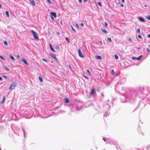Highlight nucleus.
I'll return each mask as SVG.
<instances>
[{"label":"nucleus","mask_w":150,"mask_h":150,"mask_svg":"<svg viewBox=\"0 0 150 150\" xmlns=\"http://www.w3.org/2000/svg\"><path fill=\"white\" fill-rule=\"evenodd\" d=\"M5 96H4L3 97V99L2 101L0 103V105L2 104L5 101Z\"/></svg>","instance_id":"12"},{"label":"nucleus","mask_w":150,"mask_h":150,"mask_svg":"<svg viewBox=\"0 0 150 150\" xmlns=\"http://www.w3.org/2000/svg\"><path fill=\"white\" fill-rule=\"evenodd\" d=\"M0 8H2V6L0 4Z\"/></svg>","instance_id":"49"},{"label":"nucleus","mask_w":150,"mask_h":150,"mask_svg":"<svg viewBox=\"0 0 150 150\" xmlns=\"http://www.w3.org/2000/svg\"><path fill=\"white\" fill-rule=\"evenodd\" d=\"M117 3H118V4H119V2H117Z\"/></svg>","instance_id":"64"},{"label":"nucleus","mask_w":150,"mask_h":150,"mask_svg":"<svg viewBox=\"0 0 150 150\" xmlns=\"http://www.w3.org/2000/svg\"><path fill=\"white\" fill-rule=\"evenodd\" d=\"M17 83V81L16 80L14 81L11 85L10 87L9 88V90H13L14 89Z\"/></svg>","instance_id":"1"},{"label":"nucleus","mask_w":150,"mask_h":150,"mask_svg":"<svg viewBox=\"0 0 150 150\" xmlns=\"http://www.w3.org/2000/svg\"><path fill=\"white\" fill-rule=\"evenodd\" d=\"M120 5L122 7H124V5L123 4H121Z\"/></svg>","instance_id":"44"},{"label":"nucleus","mask_w":150,"mask_h":150,"mask_svg":"<svg viewBox=\"0 0 150 150\" xmlns=\"http://www.w3.org/2000/svg\"><path fill=\"white\" fill-rule=\"evenodd\" d=\"M75 25L76 27L78 29L79 28V26L78 25V24L77 23H75Z\"/></svg>","instance_id":"29"},{"label":"nucleus","mask_w":150,"mask_h":150,"mask_svg":"<svg viewBox=\"0 0 150 150\" xmlns=\"http://www.w3.org/2000/svg\"><path fill=\"white\" fill-rule=\"evenodd\" d=\"M39 80L41 82H43V79L40 76H39Z\"/></svg>","instance_id":"16"},{"label":"nucleus","mask_w":150,"mask_h":150,"mask_svg":"<svg viewBox=\"0 0 150 150\" xmlns=\"http://www.w3.org/2000/svg\"><path fill=\"white\" fill-rule=\"evenodd\" d=\"M146 50H147V52H150L149 50L147 48L146 49Z\"/></svg>","instance_id":"45"},{"label":"nucleus","mask_w":150,"mask_h":150,"mask_svg":"<svg viewBox=\"0 0 150 150\" xmlns=\"http://www.w3.org/2000/svg\"><path fill=\"white\" fill-rule=\"evenodd\" d=\"M87 71L90 74H91V73L88 70H87Z\"/></svg>","instance_id":"41"},{"label":"nucleus","mask_w":150,"mask_h":150,"mask_svg":"<svg viewBox=\"0 0 150 150\" xmlns=\"http://www.w3.org/2000/svg\"><path fill=\"white\" fill-rule=\"evenodd\" d=\"M47 2H48L50 4H51L52 3V2L50 1V0H47Z\"/></svg>","instance_id":"34"},{"label":"nucleus","mask_w":150,"mask_h":150,"mask_svg":"<svg viewBox=\"0 0 150 150\" xmlns=\"http://www.w3.org/2000/svg\"><path fill=\"white\" fill-rule=\"evenodd\" d=\"M76 110H79V109L78 107H77L76 108Z\"/></svg>","instance_id":"52"},{"label":"nucleus","mask_w":150,"mask_h":150,"mask_svg":"<svg viewBox=\"0 0 150 150\" xmlns=\"http://www.w3.org/2000/svg\"><path fill=\"white\" fill-rule=\"evenodd\" d=\"M84 0V1H85V2H86V1H87V0Z\"/></svg>","instance_id":"60"},{"label":"nucleus","mask_w":150,"mask_h":150,"mask_svg":"<svg viewBox=\"0 0 150 150\" xmlns=\"http://www.w3.org/2000/svg\"><path fill=\"white\" fill-rule=\"evenodd\" d=\"M59 47L58 45H57L55 47V49L57 50H58L59 49Z\"/></svg>","instance_id":"25"},{"label":"nucleus","mask_w":150,"mask_h":150,"mask_svg":"<svg viewBox=\"0 0 150 150\" xmlns=\"http://www.w3.org/2000/svg\"><path fill=\"white\" fill-rule=\"evenodd\" d=\"M101 95H102L103 96H104V95H103V93H102L101 94Z\"/></svg>","instance_id":"59"},{"label":"nucleus","mask_w":150,"mask_h":150,"mask_svg":"<svg viewBox=\"0 0 150 150\" xmlns=\"http://www.w3.org/2000/svg\"><path fill=\"white\" fill-rule=\"evenodd\" d=\"M3 77H4V78H5V79H8V77L6 76H5V75H3Z\"/></svg>","instance_id":"36"},{"label":"nucleus","mask_w":150,"mask_h":150,"mask_svg":"<svg viewBox=\"0 0 150 150\" xmlns=\"http://www.w3.org/2000/svg\"><path fill=\"white\" fill-rule=\"evenodd\" d=\"M96 94L95 90L94 89H92L90 93L91 96H93Z\"/></svg>","instance_id":"4"},{"label":"nucleus","mask_w":150,"mask_h":150,"mask_svg":"<svg viewBox=\"0 0 150 150\" xmlns=\"http://www.w3.org/2000/svg\"><path fill=\"white\" fill-rule=\"evenodd\" d=\"M0 58L3 60L5 59V58L1 56L0 55Z\"/></svg>","instance_id":"35"},{"label":"nucleus","mask_w":150,"mask_h":150,"mask_svg":"<svg viewBox=\"0 0 150 150\" xmlns=\"http://www.w3.org/2000/svg\"><path fill=\"white\" fill-rule=\"evenodd\" d=\"M50 14L51 16H54L55 18L57 17L56 13L54 12H51L50 13Z\"/></svg>","instance_id":"7"},{"label":"nucleus","mask_w":150,"mask_h":150,"mask_svg":"<svg viewBox=\"0 0 150 150\" xmlns=\"http://www.w3.org/2000/svg\"><path fill=\"white\" fill-rule=\"evenodd\" d=\"M104 23H105V27H107L108 25V24L106 22H105Z\"/></svg>","instance_id":"32"},{"label":"nucleus","mask_w":150,"mask_h":150,"mask_svg":"<svg viewBox=\"0 0 150 150\" xmlns=\"http://www.w3.org/2000/svg\"><path fill=\"white\" fill-rule=\"evenodd\" d=\"M78 52L79 53V56L81 58H84V57L80 49H78Z\"/></svg>","instance_id":"3"},{"label":"nucleus","mask_w":150,"mask_h":150,"mask_svg":"<svg viewBox=\"0 0 150 150\" xmlns=\"http://www.w3.org/2000/svg\"><path fill=\"white\" fill-rule=\"evenodd\" d=\"M4 43L5 45L7 46L8 45V43L6 41H4Z\"/></svg>","instance_id":"21"},{"label":"nucleus","mask_w":150,"mask_h":150,"mask_svg":"<svg viewBox=\"0 0 150 150\" xmlns=\"http://www.w3.org/2000/svg\"><path fill=\"white\" fill-rule=\"evenodd\" d=\"M138 19L141 22H145V20H144V19L142 17H139L138 18Z\"/></svg>","instance_id":"8"},{"label":"nucleus","mask_w":150,"mask_h":150,"mask_svg":"<svg viewBox=\"0 0 150 150\" xmlns=\"http://www.w3.org/2000/svg\"><path fill=\"white\" fill-rule=\"evenodd\" d=\"M57 34H58V35H59V32H57Z\"/></svg>","instance_id":"57"},{"label":"nucleus","mask_w":150,"mask_h":150,"mask_svg":"<svg viewBox=\"0 0 150 150\" xmlns=\"http://www.w3.org/2000/svg\"><path fill=\"white\" fill-rule=\"evenodd\" d=\"M146 18L149 20H150V16L148 15L147 16Z\"/></svg>","instance_id":"26"},{"label":"nucleus","mask_w":150,"mask_h":150,"mask_svg":"<svg viewBox=\"0 0 150 150\" xmlns=\"http://www.w3.org/2000/svg\"><path fill=\"white\" fill-rule=\"evenodd\" d=\"M100 43L101 44V45L102 44V42L101 41H100Z\"/></svg>","instance_id":"55"},{"label":"nucleus","mask_w":150,"mask_h":150,"mask_svg":"<svg viewBox=\"0 0 150 150\" xmlns=\"http://www.w3.org/2000/svg\"><path fill=\"white\" fill-rule=\"evenodd\" d=\"M23 134H24V136L25 137V132L24 130H23Z\"/></svg>","instance_id":"42"},{"label":"nucleus","mask_w":150,"mask_h":150,"mask_svg":"<svg viewBox=\"0 0 150 150\" xmlns=\"http://www.w3.org/2000/svg\"><path fill=\"white\" fill-rule=\"evenodd\" d=\"M5 68L8 71H9L10 70V69L9 68H7L6 67H5Z\"/></svg>","instance_id":"39"},{"label":"nucleus","mask_w":150,"mask_h":150,"mask_svg":"<svg viewBox=\"0 0 150 150\" xmlns=\"http://www.w3.org/2000/svg\"><path fill=\"white\" fill-rule=\"evenodd\" d=\"M49 55L53 58L56 61V62H58V60L56 57L55 56V55L54 54H50Z\"/></svg>","instance_id":"5"},{"label":"nucleus","mask_w":150,"mask_h":150,"mask_svg":"<svg viewBox=\"0 0 150 150\" xmlns=\"http://www.w3.org/2000/svg\"><path fill=\"white\" fill-rule=\"evenodd\" d=\"M114 73V71L113 69H112L111 70V74H113Z\"/></svg>","instance_id":"31"},{"label":"nucleus","mask_w":150,"mask_h":150,"mask_svg":"<svg viewBox=\"0 0 150 150\" xmlns=\"http://www.w3.org/2000/svg\"><path fill=\"white\" fill-rule=\"evenodd\" d=\"M10 58L13 60L15 61V59L13 56L12 55H10Z\"/></svg>","instance_id":"20"},{"label":"nucleus","mask_w":150,"mask_h":150,"mask_svg":"<svg viewBox=\"0 0 150 150\" xmlns=\"http://www.w3.org/2000/svg\"><path fill=\"white\" fill-rule=\"evenodd\" d=\"M108 40L110 42H112V40L110 38L108 37L107 38Z\"/></svg>","instance_id":"22"},{"label":"nucleus","mask_w":150,"mask_h":150,"mask_svg":"<svg viewBox=\"0 0 150 150\" xmlns=\"http://www.w3.org/2000/svg\"><path fill=\"white\" fill-rule=\"evenodd\" d=\"M50 17L52 21H54V18L53 16H50Z\"/></svg>","instance_id":"33"},{"label":"nucleus","mask_w":150,"mask_h":150,"mask_svg":"<svg viewBox=\"0 0 150 150\" xmlns=\"http://www.w3.org/2000/svg\"><path fill=\"white\" fill-rule=\"evenodd\" d=\"M42 60L46 62H48L47 60L44 59H42Z\"/></svg>","instance_id":"37"},{"label":"nucleus","mask_w":150,"mask_h":150,"mask_svg":"<svg viewBox=\"0 0 150 150\" xmlns=\"http://www.w3.org/2000/svg\"><path fill=\"white\" fill-rule=\"evenodd\" d=\"M29 1L30 3L33 6L35 5V4L34 0H29Z\"/></svg>","instance_id":"9"},{"label":"nucleus","mask_w":150,"mask_h":150,"mask_svg":"<svg viewBox=\"0 0 150 150\" xmlns=\"http://www.w3.org/2000/svg\"><path fill=\"white\" fill-rule=\"evenodd\" d=\"M6 14L7 17H9V12L8 11H6Z\"/></svg>","instance_id":"15"},{"label":"nucleus","mask_w":150,"mask_h":150,"mask_svg":"<svg viewBox=\"0 0 150 150\" xmlns=\"http://www.w3.org/2000/svg\"><path fill=\"white\" fill-rule=\"evenodd\" d=\"M69 68L70 69H71V67L70 65V64H69Z\"/></svg>","instance_id":"54"},{"label":"nucleus","mask_w":150,"mask_h":150,"mask_svg":"<svg viewBox=\"0 0 150 150\" xmlns=\"http://www.w3.org/2000/svg\"><path fill=\"white\" fill-rule=\"evenodd\" d=\"M70 27L71 29L74 32V33H76V30L74 29V28L72 26V25H70Z\"/></svg>","instance_id":"14"},{"label":"nucleus","mask_w":150,"mask_h":150,"mask_svg":"<svg viewBox=\"0 0 150 150\" xmlns=\"http://www.w3.org/2000/svg\"><path fill=\"white\" fill-rule=\"evenodd\" d=\"M17 57L18 58H20V56H19V55H17Z\"/></svg>","instance_id":"56"},{"label":"nucleus","mask_w":150,"mask_h":150,"mask_svg":"<svg viewBox=\"0 0 150 150\" xmlns=\"http://www.w3.org/2000/svg\"><path fill=\"white\" fill-rule=\"evenodd\" d=\"M2 80L3 79L2 78L1 76H0V81H2Z\"/></svg>","instance_id":"46"},{"label":"nucleus","mask_w":150,"mask_h":150,"mask_svg":"<svg viewBox=\"0 0 150 150\" xmlns=\"http://www.w3.org/2000/svg\"><path fill=\"white\" fill-rule=\"evenodd\" d=\"M129 40L130 42H131L132 41L131 39L130 38H129Z\"/></svg>","instance_id":"50"},{"label":"nucleus","mask_w":150,"mask_h":150,"mask_svg":"<svg viewBox=\"0 0 150 150\" xmlns=\"http://www.w3.org/2000/svg\"><path fill=\"white\" fill-rule=\"evenodd\" d=\"M98 4L99 6H102L100 2H98Z\"/></svg>","instance_id":"27"},{"label":"nucleus","mask_w":150,"mask_h":150,"mask_svg":"<svg viewBox=\"0 0 150 150\" xmlns=\"http://www.w3.org/2000/svg\"><path fill=\"white\" fill-rule=\"evenodd\" d=\"M138 37L139 38H140V39H141L142 38V36L141 35H138Z\"/></svg>","instance_id":"40"},{"label":"nucleus","mask_w":150,"mask_h":150,"mask_svg":"<svg viewBox=\"0 0 150 150\" xmlns=\"http://www.w3.org/2000/svg\"><path fill=\"white\" fill-rule=\"evenodd\" d=\"M148 37L150 38V34L148 35Z\"/></svg>","instance_id":"53"},{"label":"nucleus","mask_w":150,"mask_h":150,"mask_svg":"<svg viewBox=\"0 0 150 150\" xmlns=\"http://www.w3.org/2000/svg\"><path fill=\"white\" fill-rule=\"evenodd\" d=\"M142 57V55H141L139 56L138 57H137V60H140V59H141Z\"/></svg>","instance_id":"18"},{"label":"nucleus","mask_w":150,"mask_h":150,"mask_svg":"<svg viewBox=\"0 0 150 150\" xmlns=\"http://www.w3.org/2000/svg\"><path fill=\"white\" fill-rule=\"evenodd\" d=\"M146 148L147 150H150V144L147 146Z\"/></svg>","instance_id":"19"},{"label":"nucleus","mask_w":150,"mask_h":150,"mask_svg":"<svg viewBox=\"0 0 150 150\" xmlns=\"http://www.w3.org/2000/svg\"><path fill=\"white\" fill-rule=\"evenodd\" d=\"M132 59H134V60H137V57H133L132 58Z\"/></svg>","instance_id":"38"},{"label":"nucleus","mask_w":150,"mask_h":150,"mask_svg":"<svg viewBox=\"0 0 150 150\" xmlns=\"http://www.w3.org/2000/svg\"><path fill=\"white\" fill-rule=\"evenodd\" d=\"M65 39L69 43H70V42L69 40V39L67 37H66L65 38Z\"/></svg>","instance_id":"24"},{"label":"nucleus","mask_w":150,"mask_h":150,"mask_svg":"<svg viewBox=\"0 0 150 150\" xmlns=\"http://www.w3.org/2000/svg\"><path fill=\"white\" fill-rule=\"evenodd\" d=\"M103 140L104 141H106V139H105V138H103Z\"/></svg>","instance_id":"48"},{"label":"nucleus","mask_w":150,"mask_h":150,"mask_svg":"<svg viewBox=\"0 0 150 150\" xmlns=\"http://www.w3.org/2000/svg\"><path fill=\"white\" fill-rule=\"evenodd\" d=\"M49 45H50V48L51 49V50H52V51L53 52H55V50L53 49V48L52 47V44L51 43H50Z\"/></svg>","instance_id":"11"},{"label":"nucleus","mask_w":150,"mask_h":150,"mask_svg":"<svg viewBox=\"0 0 150 150\" xmlns=\"http://www.w3.org/2000/svg\"><path fill=\"white\" fill-rule=\"evenodd\" d=\"M96 58L97 59H99L100 60H101L102 59V57L101 56L99 55H96Z\"/></svg>","instance_id":"13"},{"label":"nucleus","mask_w":150,"mask_h":150,"mask_svg":"<svg viewBox=\"0 0 150 150\" xmlns=\"http://www.w3.org/2000/svg\"><path fill=\"white\" fill-rule=\"evenodd\" d=\"M79 2H80V3H81L82 2V0H79Z\"/></svg>","instance_id":"47"},{"label":"nucleus","mask_w":150,"mask_h":150,"mask_svg":"<svg viewBox=\"0 0 150 150\" xmlns=\"http://www.w3.org/2000/svg\"><path fill=\"white\" fill-rule=\"evenodd\" d=\"M80 25H81V26L83 27L84 25H83V23H81Z\"/></svg>","instance_id":"43"},{"label":"nucleus","mask_w":150,"mask_h":150,"mask_svg":"<svg viewBox=\"0 0 150 150\" xmlns=\"http://www.w3.org/2000/svg\"><path fill=\"white\" fill-rule=\"evenodd\" d=\"M65 101V102L66 103H67L69 102V99L68 97H66V98H64Z\"/></svg>","instance_id":"10"},{"label":"nucleus","mask_w":150,"mask_h":150,"mask_svg":"<svg viewBox=\"0 0 150 150\" xmlns=\"http://www.w3.org/2000/svg\"><path fill=\"white\" fill-rule=\"evenodd\" d=\"M21 61L24 62L26 65H29V64L27 62L26 60L24 58H23L21 59Z\"/></svg>","instance_id":"6"},{"label":"nucleus","mask_w":150,"mask_h":150,"mask_svg":"<svg viewBox=\"0 0 150 150\" xmlns=\"http://www.w3.org/2000/svg\"><path fill=\"white\" fill-rule=\"evenodd\" d=\"M31 32L33 34L34 38L37 39H38L39 37L36 33L33 30H31Z\"/></svg>","instance_id":"2"},{"label":"nucleus","mask_w":150,"mask_h":150,"mask_svg":"<svg viewBox=\"0 0 150 150\" xmlns=\"http://www.w3.org/2000/svg\"><path fill=\"white\" fill-rule=\"evenodd\" d=\"M114 57H115V58L117 59H118V56L116 55V54H115L114 55Z\"/></svg>","instance_id":"23"},{"label":"nucleus","mask_w":150,"mask_h":150,"mask_svg":"<svg viewBox=\"0 0 150 150\" xmlns=\"http://www.w3.org/2000/svg\"><path fill=\"white\" fill-rule=\"evenodd\" d=\"M138 49H140V47H138V48H137Z\"/></svg>","instance_id":"58"},{"label":"nucleus","mask_w":150,"mask_h":150,"mask_svg":"<svg viewBox=\"0 0 150 150\" xmlns=\"http://www.w3.org/2000/svg\"><path fill=\"white\" fill-rule=\"evenodd\" d=\"M121 1H122V2L123 3H124V2H125V0H121Z\"/></svg>","instance_id":"51"},{"label":"nucleus","mask_w":150,"mask_h":150,"mask_svg":"<svg viewBox=\"0 0 150 150\" xmlns=\"http://www.w3.org/2000/svg\"><path fill=\"white\" fill-rule=\"evenodd\" d=\"M101 30L104 33L106 34L107 33V30L105 29H102Z\"/></svg>","instance_id":"17"},{"label":"nucleus","mask_w":150,"mask_h":150,"mask_svg":"<svg viewBox=\"0 0 150 150\" xmlns=\"http://www.w3.org/2000/svg\"><path fill=\"white\" fill-rule=\"evenodd\" d=\"M84 77L85 78V79H86L87 80L89 79V78L87 76H85L84 75Z\"/></svg>","instance_id":"30"},{"label":"nucleus","mask_w":150,"mask_h":150,"mask_svg":"<svg viewBox=\"0 0 150 150\" xmlns=\"http://www.w3.org/2000/svg\"><path fill=\"white\" fill-rule=\"evenodd\" d=\"M140 29L139 28H138L137 30V32L138 33H140Z\"/></svg>","instance_id":"28"},{"label":"nucleus","mask_w":150,"mask_h":150,"mask_svg":"<svg viewBox=\"0 0 150 150\" xmlns=\"http://www.w3.org/2000/svg\"><path fill=\"white\" fill-rule=\"evenodd\" d=\"M0 150H1V148H0Z\"/></svg>","instance_id":"63"},{"label":"nucleus","mask_w":150,"mask_h":150,"mask_svg":"<svg viewBox=\"0 0 150 150\" xmlns=\"http://www.w3.org/2000/svg\"><path fill=\"white\" fill-rule=\"evenodd\" d=\"M61 24H62V21H61Z\"/></svg>","instance_id":"62"},{"label":"nucleus","mask_w":150,"mask_h":150,"mask_svg":"<svg viewBox=\"0 0 150 150\" xmlns=\"http://www.w3.org/2000/svg\"><path fill=\"white\" fill-rule=\"evenodd\" d=\"M144 6L146 7L147 6L146 5H145Z\"/></svg>","instance_id":"61"}]
</instances>
